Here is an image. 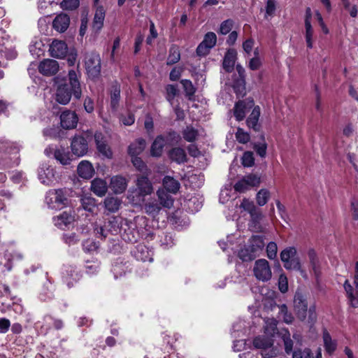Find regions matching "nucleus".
<instances>
[{"mask_svg":"<svg viewBox=\"0 0 358 358\" xmlns=\"http://www.w3.org/2000/svg\"><path fill=\"white\" fill-rule=\"evenodd\" d=\"M68 77L69 84L59 85L55 93L56 101L62 105L69 103L72 95L76 99H80L82 96L80 83L76 72L74 70H70Z\"/></svg>","mask_w":358,"mask_h":358,"instance_id":"nucleus-1","label":"nucleus"},{"mask_svg":"<svg viewBox=\"0 0 358 358\" xmlns=\"http://www.w3.org/2000/svg\"><path fill=\"white\" fill-rule=\"evenodd\" d=\"M85 69L88 77L93 80H97L101 75V58L99 54L91 52L87 54L85 61Z\"/></svg>","mask_w":358,"mask_h":358,"instance_id":"nucleus-2","label":"nucleus"},{"mask_svg":"<svg viewBox=\"0 0 358 358\" xmlns=\"http://www.w3.org/2000/svg\"><path fill=\"white\" fill-rule=\"evenodd\" d=\"M261 182L260 177L255 174H248L243 176L234 185L236 192L243 193L252 187H258Z\"/></svg>","mask_w":358,"mask_h":358,"instance_id":"nucleus-3","label":"nucleus"},{"mask_svg":"<svg viewBox=\"0 0 358 358\" xmlns=\"http://www.w3.org/2000/svg\"><path fill=\"white\" fill-rule=\"evenodd\" d=\"M54 199V205H51L52 209H62L69 204L67 191L59 189L50 191L48 194V201ZM51 203V201H49Z\"/></svg>","mask_w":358,"mask_h":358,"instance_id":"nucleus-4","label":"nucleus"},{"mask_svg":"<svg viewBox=\"0 0 358 358\" xmlns=\"http://www.w3.org/2000/svg\"><path fill=\"white\" fill-rule=\"evenodd\" d=\"M255 277L262 281H268L271 278V270L268 262L264 259H260L255 262L253 268Z\"/></svg>","mask_w":358,"mask_h":358,"instance_id":"nucleus-5","label":"nucleus"},{"mask_svg":"<svg viewBox=\"0 0 358 358\" xmlns=\"http://www.w3.org/2000/svg\"><path fill=\"white\" fill-rule=\"evenodd\" d=\"M254 104L252 98H248L236 102L233 109L236 120L237 121L243 120L245 117L246 113L254 106Z\"/></svg>","mask_w":358,"mask_h":358,"instance_id":"nucleus-6","label":"nucleus"},{"mask_svg":"<svg viewBox=\"0 0 358 358\" xmlns=\"http://www.w3.org/2000/svg\"><path fill=\"white\" fill-rule=\"evenodd\" d=\"M256 348L262 349V355L264 357H273L276 355V350L273 348V343L268 338L258 336L253 341Z\"/></svg>","mask_w":358,"mask_h":358,"instance_id":"nucleus-7","label":"nucleus"},{"mask_svg":"<svg viewBox=\"0 0 358 358\" xmlns=\"http://www.w3.org/2000/svg\"><path fill=\"white\" fill-rule=\"evenodd\" d=\"M294 307L297 317L300 320L304 321L306 318L308 303L303 294L300 292H296L294 295Z\"/></svg>","mask_w":358,"mask_h":358,"instance_id":"nucleus-8","label":"nucleus"},{"mask_svg":"<svg viewBox=\"0 0 358 358\" xmlns=\"http://www.w3.org/2000/svg\"><path fill=\"white\" fill-rule=\"evenodd\" d=\"M120 235L123 240L128 243L137 242L139 234L138 231L134 227V224L125 220L122 228Z\"/></svg>","mask_w":358,"mask_h":358,"instance_id":"nucleus-9","label":"nucleus"},{"mask_svg":"<svg viewBox=\"0 0 358 358\" xmlns=\"http://www.w3.org/2000/svg\"><path fill=\"white\" fill-rule=\"evenodd\" d=\"M78 117L75 112L65 110L60 115L61 126L66 129H71L76 127Z\"/></svg>","mask_w":358,"mask_h":358,"instance_id":"nucleus-10","label":"nucleus"},{"mask_svg":"<svg viewBox=\"0 0 358 358\" xmlns=\"http://www.w3.org/2000/svg\"><path fill=\"white\" fill-rule=\"evenodd\" d=\"M59 70L58 62L54 59H44L38 65L39 72L46 76H51L57 73Z\"/></svg>","mask_w":358,"mask_h":358,"instance_id":"nucleus-11","label":"nucleus"},{"mask_svg":"<svg viewBox=\"0 0 358 358\" xmlns=\"http://www.w3.org/2000/svg\"><path fill=\"white\" fill-rule=\"evenodd\" d=\"M136 186L138 194L141 196H145L151 194L152 192V185L147 176L143 175L138 176L136 179Z\"/></svg>","mask_w":358,"mask_h":358,"instance_id":"nucleus-12","label":"nucleus"},{"mask_svg":"<svg viewBox=\"0 0 358 358\" xmlns=\"http://www.w3.org/2000/svg\"><path fill=\"white\" fill-rule=\"evenodd\" d=\"M88 145L86 139L80 136H75L71 141V150L78 157L86 154Z\"/></svg>","mask_w":358,"mask_h":358,"instance_id":"nucleus-13","label":"nucleus"},{"mask_svg":"<svg viewBox=\"0 0 358 358\" xmlns=\"http://www.w3.org/2000/svg\"><path fill=\"white\" fill-rule=\"evenodd\" d=\"M250 220L249 221V229L255 233H265L266 229L262 226L260 222L263 218L261 210L250 214Z\"/></svg>","mask_w":358,"mask_h":358,"instance_id":"nucleus-14","label":"nucleus"},{"mask_svg":"<svg viewBox=\"0 0 358 358\" xmlns=\"http://www.w3.org/2000/svg\"><path fill=\"white\" fill-rule=\"evenodd\" d=\"M94 140L99 152L101 153L104 157L111 159L113 157V152L110 147L106 143V141L103 139L102 134L96 133L94 134Z\"/></svg>","mask_w":358,"mask_h":358,"instance_id":"nucleus-15","label":"nucleus"},{"mask_svg":"<svg viewBox=\"0 0 358 358\" xmlns=\"http://www.w3.org/2000/svg\"><path fill=\"white\" fill-rule=\"evenodd\" d=\"M125 220L120 217H112L105 222L107 232L111 234H120Z\"/></svg>","mask_w":358,"mask_h":358,"instance_id":"nucleus-16","label":"nucleus"},{"mask_svg":"<svg viewBox=\"0 0 358 358\" xmlns=\"http://www.w3.org/2000/svg\"><path fill=\"white\" fill-rule=\"evenodd\" d=\"M237 59V52L235 49H229L224 57L222 67L227 73H231Z\"/></svg>","mask_w":358,"mask_h":358,"instance_id":"nucleus-17","label":"nucleus"},{"mask_svg":"<svg viewBox=\"0 0 358 358\" xmlns=\"http://www.w3.org/2000/svg\"><path fill=\"white\" fill-rule=\"evenodd\" d=\"M56 226L61 229L68 227L74 221V214L71 210L64 211L59 215L54 218Z\"/></svg>","mask_w":358,"mask_h":358,"instance_id":"nucleus-18","label":"nucleus"},{"mask_svg":"<svg viewBox=\"0 0 358 358\" xmlns=\"http://www.w3.org/2000/svg\"><path fill=\"white\" fill-rule=\"evenodd\" d=\"M50 51L52 57L63 58L67 53V45L63 41H54L50 45Z\"/></svg>","mask_w":358,"mask_h":358,"instance_id":"nucleus-19","label":"nucleus"},{"mask_svg":"<svg viewBox=\"0 0 358 358\" xmlns=\"http://www.w3.org/2000/svg\"><path fill=\"white\" fill-rule=\"evenodd\" d=\"M260 116V108L257 106L253 108L250 115L246 120V124L248 127L252 129L255 131H259L261 129V124L259 123Z\"/></svg>","mask_w":358,"mask_h":358,"instance_id":"nucleus-20","label":"nucleus"},{"mask_svg":"<svg viewBox=\"0 0 358 358\" xmlns=\"http://www.w3.org/2000/svg\"><path fill=\"white\" fill-rule=\"evenodd\" d=\"M127 182L126 179L120 176L111 178L110 187L115 194H121L126 189Z\"/></svg>","mask_w":358,"mask_h":358,"instance_id":"nucleus-21","label":"nucleus"},{"mask_svg":"<svg viewBox=\"0 0 358 358\" xmlns=\"http://www.w3.org/2000/svg\"><path fill=\"white\" fill-rule=\"evenodd\" d=\"M69 23L70 18L69 15L64 13H61L54 19L52 26L57 31L64 32L69 27Z\"/></svg>","mask_w":358,"mask_h":358,"instance_id":"nucleus-22","label":"nucleus"},{"mask_svg":"<svg viewBox=\"0 0 358 358\" xmlns=\"http://www.w3.org/2000/svg\"><path fill=\"white\" fill-rule=\"evenodd\" d=\"M264 236L260 235H253L249 239V246L252 248V252L257 256L262 252L264 246Z\"/></svg>","mask_w":358,"mask_h":358,"instance_id":"nucleus-23","label":"nucleus"},{"mask_svg":"<svg viewBox=\"0 0 358 358\" xmlns=\"http://www.w3.org/2000/svg\"><path fill=\"white\" fill-rule=\"evenodd\" d=\"M78 174L84 179H89L94 174L92 165L88 161H82L78 166Z\"/></svg>","mask_w":358,"mask_h":358,"instance_id":"nucleus-24","label":"nucleus"},{"mask_svg":"<svg viewBox=\"0 0 358 358\" xmlns=\"http://www.w3.org/2000/svg\"><path fill=\"white\" fill-rule=\"evenodd\" d=\"M54 176L53 169L49 166H43L38 170V179L43 184L49 185Z\"/></svg>","mask_w":358,"mask_h":358,"instance_id":"nucleus-25","label":"nucleus"},{"mask_svg":"<svg viewBox=\"0 0 358 358\" xmlns=\"http://www.w3.org/2000/svg\"><path fill=\"white\" fill-rule=\"evenodd\" d=\"M279 336L283 341L284 348L286 354L291 355L294 350V341L291 338V335L287 329H282L279 332Z\"/></svg>","mask_w":358,"mask_h":358,"instance_id":"nucleus-26","label":"nucleus"},{"mask_svg":"<svg viewBox=\"0 0 358 358\" xmlns=\"http://www.w3.org/2000/svg\"><path fill=\"white\" fill-rule=\"evenodd\" d=\"M91 190L99 196H103L108 190V186L105 180L96 178L91 182Z\"/></svg>","mask_w":358,"mask_h":358,"instance_id":"nucleus-27","label":"nucleus"},{"mask_svg":"<svg viewBox=\"0 0 358 358\" xmlns=\"http://www.w3.org/2000/svg\"><path fill=\"white\" fill-rule=\"evenodd\" d=\"M105 19V10L102 6H97L92 22V28L96 31H99L103 25Z\"/></svg>","mask_w":358,"mask_h":358,"instance_id":"nucleus-28","label":"nucleus"},{"mask_svg":"<svg viewBox=\"0 0 358 358\" xmlns=\"http://www.w3.org/2000/svg\"><path fill=\"white\" fill-rule=\"evenodd\" d=\"M164 145L165 139L164 136H157L151 146V155L153 157H160L162 154Z\"/></svg>","mask_w":358,"mask_h":358,"instance_id":"nucleus-29","label":"nucleus"},{"mask_svg":"<svg viewBox=\"0 0 358 358\" xmlns=\"http://www.w3.org/2000/svg\"><path fill=\"white\" fill-rule=\"evenodd\" d=\"M169 157L178 164L184 163L187 161V156L185 150L181 148H174L169 150Z\"/></svg>","mask_w":358,"mask_h":358,"instance_id":"nucleus-30","label":"nucleus"},{"mask_svg":"<svg viewBox=\"0 0 358 358\" xmlns=\"http://www.w3.org/2000/svg\"><path fill=\"white\" fill-rule=\"evenodd\" d=\"M146 145V142L143 138L137 139L134 143H131L128 148L129 154L131 157L138 156L140 155L145 149Z\"/></svg>","mask_w":358,"mask_h":358,"instance_id":"nucleus-31","label":"nucleus"},{"mask_svg":"<svg viewBox=\"0 0 358 358\" xmlns=\"http://www.w3.org/2000/svg\"><path fill=\"white\" fill-rule=\"evenodd\" d=\"M163 185L166 192L176 194L180 189V182L171 176H165L163 179Z\"/></svg>","mask_w":358,"mask_h":358,"instance_id":"nucleus-32","label":"nucleus"},{"mask_svg":"<svg viewBox=\"0 0 358 358\" xmlns=\"http://www.w3.org/2000/svg\"><path fill=\"white\" fill-rule=\"evenodd\" d=\"M157 194L159 200L158 202L162 207L170 208L173 206L174 200L167 192L164 189H159Z\"/></svg>","mask_w":358,"mask_h":358,"instance_id":"nucleus-33","label":"nucleus"},{"mask_svg":"<svg viewBox=\"0 0 358 358\" xmlns=\"http://www.w3.org/2000/svg\"><path fill=\"white\" fill-rule=\"evenodd\" d=\"M145 212L150 216L155 217L162 210V206L156 200L150 201L144 204Z\"/></svg>","mask_w":358,"mask_h":358,"instance_id":"nucleus-34","label":"nucleus"},{"mask_svg":"<svg viewBox=\"0 0 358 358\" xmlns=\"http://www.w3.org/2000/svg\"><path fill=\"white\" fill-rule=\"evenodd\" d=\"M54 157L62 165L69 164L71 162L70 153L69 152L66 151L64 148H60L54 150Z\"/></svg>","mask_w":358,"mask_h":358,"instance_id":"nucleus-35","label":"nucleus"},{"mask_svg":"<svg viewBox=\"0 0 358 358\" xmlns=\"http://www.w3.org/2000/svg\"><path fill=\"white\" fill-rule=\"evenodd\" d=\"M246 82L244 78H236L233 83V89L238 97H243L246 94Z\"/></svg>","mask_w":358,"mask_h":358,"instance_id":"nucleus-36","label":"nucleus"},{"mask_svg":"<svg viewBox=\"0 0 358 358\" xmlns=\"http://www.w3.org/2000/svg\"><path fill=\"white\" fill-rule=\"evenodd\" d=\"M180 83L182 85L185 96L190 101L194 100L196 88L194 87L192 81L189 80L183 79L180 80Z\"/></svg>","mask_w":358,"mask_h":358,"instance_id":"nucleus-37","label":"nucleus"},{"mask_svg":"<svg viewBox=\"0 0 358 358\" xmlns=\"http://www.w3.org/2000/svg\"><path fill=\"white\" fill-rule=\"evenodd\" d=\"M277 324L278 321L275 319L267 320L264 327L265 334L270 337H273L275 334H278L279 336L280 330L278 329Z\"/></svg>","mask_w":358,"mask_h":358,"instance_id":"nucleus-38","label":"nucleus"},{"mask_svg":"<svg viewBox=\"0 0 358 358\" xmlns=\"http://www.w3.org/2000/svg\"><path fill=\"white\" fill-rule=\"evenodd\" d=\"M344 289L347 293L351 306L353 308H358V295L357 294L356 296L354 295L352 286L348 280L345 281Z\"/></svg>","mask_w":358,"mask_h":358,"instance_id":"nucleus-39","label":"nucleus"},{"mask_svg":"<svg viewBox=\"0 0 358 358\" xmlns=\"http://www.w3.org/2000/svg\"><path fill=\"white\" fill-rule=\"evenodd\" d=\"M252 248L248 245L241 249L238 252V257L243 262H250L258 257L255 252H252Z\"/></svg>","mask_w":358,"mask_h":358,"instance_id":"nucleus-40","label":"nucleus"},{"mask_svg":"<svg viewBox=\"0 0 358 358\" xmlns=\"http://www.w3.org/2000/svg\"><path fill=\"white\" fill-rule=\"evenodd\" d=\"M104 204L108 210L115 212L119 210L121 203L117 198L108 197L105 199Z\"/></svg>","mask_w":358,"mask_h":358,"instance_id":"nucleus-41","label":"nucleus"},{"mask_svg":"<svg viewBox=\"0 0 358 358\" xmlns=\"http://www.w3.org/2000/svg\"><path fill=\"white\" fill-rule=\"evenodd\" d=\"M183 138L188 142H194L198 136V131L192 126H187L182 131Z\"/></svg>","mask_w":358,"mask_h":358,"instance_id":"nucleus-42","label":"nucleus"},{"mask_svg":"<svg viewBox=\"0 0 358 358\" xmlns=\"http://www.w3.org/2000/svg\"><path fill=\"white\" fill-rule=\"evenodd\" d=\"M80 202L83 208L89 212H93L96 206V200L90 196L83 197Z\"/></svg>","mask_w":358,"mask_h":358,"instance_id":"nucleus-43","label":"nucleus"},{"mask_svg":"<svg viewBox=\"0 0 358 358\" xmlns=\"http://www.w3.org/2000/svg\"><path fill=\"white\" fill-rule=\"evenodd\" d=\"M180 59V53L178 48L171 47L169 50V55L166 60L167 65H173L177 63Z\"/></svg>","mask_w":358,"mask_h":358,"instance_id":"nucleus-44","label":"nucleus"},{"mask_svg":"<svg viewBox=\"0 0 358 358\" xmlns=\"http://www.w3.org/2000/svg\"><path fill=\"white\" fill-rule=\"evenodd\" d=\"M270 198V192L268 189H261L256 195L257 203L260 206H264Z\"/></svg>","mask_w":358,"mask_h":358,"instance_id":"nucleus-45","label":"nucleus"},{"mask_svg":"<svg viewBox=\"0 0 358 358\" xmlns=\"http://www.w3.org/2000/svg\"><path fill=\"white\" fill-rule=\"evenodd\" d=\"M166 100L172 104L174 98L179 94L178 86L175 85H167L166 87Z\"/></svg>","mask_w":358,"mask_h":358,"instance_id":"nucleus-46","label":"nucleus"},{"mask_svg":"<svg viewBox=\"0 0 358 358\" xmlns=\"http://www.w3.org/2000/svg\"><path fill=\"white\" fill-rule=\"evenodd\" d=\"M164 137L165 139V143L170 145L178 143L180 140V134L173 130L168 131L167 134L164 136Z\"/></svg>","mask_w":358,"mask_h":358,"instance_id":"nucleus-47","label":"nucleus"},{"mask_svg":"<svg viewBox=\"0 0 358 358\" xmlns=\"http://www.w3.org/2000/svg\"><path fill=\"white\" fill-rule=\"evenodd\" d=\"M296 250L294 247H289L283 250L280 253V259L282 262L290 260L292 258H297L296 257Z\"/></svg>","mask_w":358,"mask_h":358,"instance_id":"nucleus-48","label":"nucleus"},{"mask_svg":"<svg viewBox=\"0 0 358 358\" xmlns=\"http://www.w3.org/2000/svg\"><path fill=\"white\" fill-rule=\"evenodd\" d=\"M240 207L241 208H243L245 211L249 213V214H252L257 211H258L259 209L255 205L253 201H250L248 199H243Z\"/></svg>","mask_w":358,"mask_h":358,"instance_id":"nucleus-49","label":"nucleus"},{"mask_svg":"<svg viewBox=\"0 0 358 358\" xmlns=\"http://www.w3.org/2000/svg\"><path fill=\"white\" fill-rule=\"evenodd\" d=\"M323 339L326 350L330 354L334 352L336 348V344L331 340L329 334L327 332L324 333Z\"/></svg>","mask_w":358,"mask_h":358,"instance_id":"nucleus-50","label":"nucleus"},{"mask_svg":"<svg viewBox=\"0 0 358 358\" xmlns=\"http://www.w3.org/2000/svg\"><path fill=\"white\" fill-rule=\"evenodd\" d=\"M305 28H306V41L307 47L308 48H313V29L312 27L310 22H305Z\"/></svg>","mask_w":358,"mask_h":358,"instance_id":"nucleus-51","label":"nucleus"},{"mask_svg":"<svg viewBox=\"0 0 358 358\" xmlns=\"http://www.w3.org/2000/svg\"><path fill=\"white\" fill-rule=\"evenodd\" d=\"M279 313L282 315L283 321L287 324H291L294 320L292 315L288 312L287 307L285 304L279 306Z\"/></svg>","mask_w":358,"mask_h":358,"instance_id":"nucleus-52","label":"nucleus"},{"mask_svg":"<svg viewBox=\"0 0 358 358\" xmlns=\"http://www.w3.org/2000/svg\"><path fill=\"white\" fill-rule=\"evenodd\" d=\"M234 20L231 19H227L223 21L220 24L218 33L222 35L229 33L234 26Z\"/></svg>","mask_w":358,"mask_h":358,"instance_id":"nucleus-53","label":"nucleus"},{"mask_svg":"<svg viewBox=\"0 0 358 358\" xmlns=\"http://www.w3.org/2000/svg\"><path fill=\"white\" fill-rule=\"evenodd\" d=\"M120 98V90L115 89L110 94V106L113 110H117L119 106V101Z\"/></svg>","mask_w":358,"mask_h":358,"instance_id":"nucleus-54","label":"nucleus"},{"mask_svg":"<svg viewBox=\"0 0 358 358\" xmlns=\"http://www.w3.org/2000/svg\"><path fill=\"white\" fill-rule=\"evenodd\" d=\"M216 42L217 36L214 32H208L202 41L203 45H206L210 49L215 45Z\"/></svg>","mask_w":358,"mask_h":358,"instance_id":"nucleus-55","label":"nucleus"},{"mask_svg":"<svg viewBox=\"0 0 358 358\" xmlns=\"http://www.w3.org/2000/svg\"><path fill=\"white\" fill-rule=\"evenodd\" d=\"M242 164L245 167H251L254 165L255 158L253 153L250 151H246L243 153L242 157Z\"/></svg>","mask_w":358,"mask_h":358,"instance_id":"nucleus-56","label":"nucleus"},{"mask_svg":"<svg viewBox=\"0 0 358 358\" xmlns=\"http://www.w3.org/2000/svg\"><path fill=\"white\" fill-rule=\"evenodd\" d=\"M79 280V275L74 271H71L66 276L63 278L64 282H66L69 288L73 286V283Z\"/></svg>","mask_w":358,"mask_h":358,"instance_id":"nucleus-57","label":"nucleus"},{"mask_svg":"<svg viewBox=\"0 0 358 358\" xmlns=\"http://www.w3.org/2000/svg\"><path fill=\"white\" fill-rule=\"evenodd\" d=\"M286 269L300 270L301 263L299 258H292L290 260L282 262Z\"/></svg>","mask_w":358,"mask_h":358,"instance_id":"nucleus-58","label":"nucleus"},{"mask_svg":"<svg viewBox=\"0 0 358 358\" xmlns=\"http://www.w3.org/2000/svg\"><path fill=\"white\" fill-rule=\"evenodd\" d=\"M308 256L310 260V264L315 272V274L317 273L318 267L317 264L318 261L317 259L315 251L313 249H310L308 252Z\"/></svg>","mask_w":358,"mask_h":358,"instance_id":"nucleus-59","label":"nucleus"},{"mask_svg":"<svg viewBox=\"0 0 358 358\" xmlns=\"http://www.w3.org/2000/svg\"><path fill=\"white\" fill-rule=\"evenodd\" d=\"M236 138L241 143H246L250 141V135L241 128H238L236 133Z\"/></svg>","mask_w":358,"mask_h":358,"instance_id":"nucleus-60","label":"nucleus"},{"mask_svg":"<svg viewBox=\"0 0 358 358\" xmlns=\"http://www.w3.org/2000/svg\"><path fill=\"white\" fill-rule=\"evenodd\" d=\"M79 0H63L61 3L63 9L70 10L76 9L79 6Z\"/></svg>","mask_w":358,"mask_h":358,"instance_id":"nucleus-61","label":"nucleus"},{"mask_svg":"<svg viewBox=\"0 0 358 358\" xmlns=\"http://www.w3.org/2000/svg\"><path fill=\"white\" fill-rule=\"evenodd\" d=\"M278 247L275 242H270L266 247L267 256L270 259H273L277 255Z\"/></svg>","mask_w":358,"mask_h":358,"instance_id":"nucleus-62","label":"nucleus"},{"mask_svg":"<svg viewBox=\"0 0 358 358\" xmlns=\"http://www.w3.org/2000/svg\"><path fill=\"white\" fill-rule=\"evenodd\" d=\"M131 162L133 165L140 171L144 172L147 169V166L143 161L138 156L131 157Z\"/></svg>","mask_w":358,"mask_h":358,"instance_id":"nucleus-63","label":"nucleus"},{"mask_svg":"<svg viewBox=\"0 0 358 358\" xmlns=\"http://www.w3.org/2000/svg\"><path fill=\"white\" fill-rule=\"evenodd\" d=\"M253 148L261 157L266 156L267 145L265 142L262 143H254Z\"/></svg>","mask_w":358,"mask_h":358,"instance_id":"nucleus-64","label":"nucleus"}]
</instances>
